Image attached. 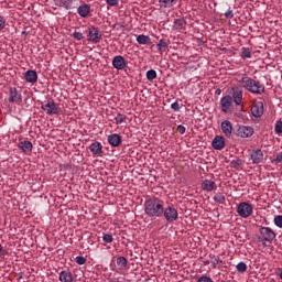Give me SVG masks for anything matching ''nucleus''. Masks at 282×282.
I'll use <instances>...</instances> for the list:
<instances>
[{"instance_id": "1", "label": "nucleus", "mask_w": 282, "mask_h": 282, "mask_svg": "<svg viewBox=\"0 0 282 282\" xmlns=\"http://www.w3.org/2000/svg\"><path fill=\"white\" fill-rule=\"evenodd\" d=\"M166 202L162 197H151L144 202V213L152 219L162 217Z\"/></svg>"}, {"instance_id": "2", "label": "nucleus", "mask_w": 282, "mask_h": 282, "mask_svg": "<svg viewBox=\"0 0 282 282\" xmlns=\"http://www.w3.org/2000/svg\"><path fill=\"white\" fill-rule=\"evenodd\" d=\"M237 80L243 87V89L249 91V94H253V96H261L265 94V85H263L260 80L248 77L247 75L238 78Z\"/></svg>"}, {"instance_id": "3", "label": "nucleus", "mask_w": 282, "mask_h": 282, "mask_svg": "<svg viewBox=\"0 0 282 282\" xmlns=\"http://www.w3.org/2000/svg\"><path fill=\"white\" fill-rule=\"evenodd\" d=\"M162 217H164L167 224H174L180 219V213L177 212V207L173 204H166L163 206Z\"/></svg>"}, {"instance_id": "4", "label": "nucleus", "mask_w": 282, "mask_h": 282, "mask_svg": "<svg viewBox=\"0 0 282 282\" xmlns=\"http://www.w3.org/2000/svg\"><path fill=\"white\" fill-rule=\"evenodd\" d=\"M236 212L242 219H248V217H251L252 213H254V207L248 202H241L237 205Z\"/></svg>"}, {"instance_id": "5", "label": "nucleus", "mask_w": 282, "mask_h": 282, "mask_svg": "<svg viewBox=\"0 0 282 282\" xmlns=\"http://www.w3.org/2000/svg\"><path fill=\"white\" fill-rule=\"evenodd\" d=\"M261 237H259V241H268L269 243H272L274 239H276V234L272 228L270 227H260L259 230Z\"/></svg>"}, {"instance_id": "6", "label": "nucleus", "mask_w": 282, "mask_h": 282, "mask_svg": "<svg viewBox=\"0 0 282 282\" xmlns=\"http://www.w3.org/2000/svg\"><path fill=\"white\" fill-rule=\"evenodd\" d=\"M87 41L90 43H100L102 41V33H100V30L96 26H90L87 30Z\"/></svg>"}, {"instance_id": "7", "label": "nucleus", "mask_w": 282, "mask_h": 282, "mask_svg": "<svg viewBox=\"0 0 282 282\" xmlns=\"http://www.w3.org/2000/svg\"><path fill=\"white\" fill-rule=\"evenodd\" d=\"M41 109L47 113V116L58 115V105L53 99H48L46 102H42Z\"/></svg>"}, {"instance_id": "8", "label": "nucleus", "mask_w": 282, "mask_h": 282, "mask_svg": "<svg viewBox=\"0 0 282 282\" xmlns=\"http://www.w3.org/2000/svg\"><path fill=\"white\" fill-rule=\"evenodd\" d=\"M236 135H238V138H252L254 135V128L250 127V126H239L237 131H236Z\"/></svg>"}, {"instance_id": "9", "label": "nucleus", "mask_w": 282, "mask_h": 282, "mask_svg": "<svg viewBox=\"0 0 282 282\" xmlns=\"http://www.w3.org/2000/svg\"><path fill=\"white\" fill-rule=\"evenodd\" d=\"M112 67L118 70H122L127 67V59L122 55H117L112 58Z\"/></svg>"}, {"instance_id": "10", "label": "nucleus", "mask_w": 282, "mask_h": 282, "mask_svg": "<svg viewBox=\"0 0 282 282\" xmlns=\"http://www.w3.org/2000/svg\"><path fill=\"white\" fill-rule=\"evenodd\" d=\"M212 147L216 151H223L226 148V139L221 135H216L212 141Z\"/></svg>"}, {"instance_id": "11", "label": "nucleus", "mask_w": 282, "mask_h": 282, "mask_svg": "<svg viewBox=\"0 0 282 282\" xmlns=\"http://www.w3.org/2000/svg\"><path fill=\"white\" fill-rule=\"evenodd\" d=\"M23 97L21 95V91L17 90V88H11L9 95V102H15V105H21Z\"/></svg>"}, {"instance_id": "12", "label": "nucleus", "mask_w": 282, "mask_h": 282, "mask_svg": "<svg viewBox=\"0 0 282 282\" xmlns=\"http://www.w3.org/2000/svg\"><path fill=\"white\" fill-rule=\"evenodd\" d=\"M251 113L254 118L263 116V101H254L251 106Z\"/></svg>"}, {"instance_id": "13", "label": "nucleus", "mask_w": 282, "mask_h": 282, "mask_svg": "<svg viewBox=\"0 0 282 282\" xmlns=\"http://www.w3.org/2000/svg\"><path fill=\"white\" fill-rule=\"evenodd\" d=\"M220 107L223 113H228L232 107V98L230 96H225L220 99Z\"/></svg>"}, {"instance_id": "14", "label": "nucleus", "mask_w": 282, "mask_h": 282, "mask_svg": "<svg viewBox=\"0 0 282 282\" xmlns=\"http://www.w3.org/2000/svg\"><path fill=\"white\" fill-rule=\"evenodd\" d=\"M90 13H91V6L90 4L82 3L77 8V14H79V17H82V19H87V17H89Z\"/></svg>"}, {"instance_id": "15", "label": "nucleus", "mask_w": 282, "mask_h": 282, "mask_svg": "<svg viewBox=\"0 0 282 282\" xmlns=\"http://www.w3.org/2000/svg\"><path fill=\"white\" fill-rule=\"evenodd\" d=\"M250 160L253 164L263 163V151L261 149L253 150L250 154Z\"/></svg>"}, {"instance_id": "16", "label": "nucleus", "mask_w": 282, "mask_h": 282, "mask_svg": "<svg viewBox=\"0 0 282 282\" xmlns=\"http://www.w3.org/2000/svg\"><path fill=\"white\" fill-rule=\"evenodd\" d=\"M232 98H234V102L236 105H241L242 100H243V89H241L240 87H234L232 88Z\"/></svg>"}, {"instance_id": "17", "label": "nucleus", "mask_w": 282, "mask_h": 282, "mask_svg": "<svg viewBox=\"0 0 282 282\" xmlns=\"http://www.w3.org/2000/svg\"><path fill=\"white\" fill-rule=\"evenodd\" d=\"M220 129L226 138H230L232 135V122H230L229 120L223 121L220 124Z\"/></svg>"}, {"instance_id": "18", "label": "nucleus", "mask_w": 282, "mask_h": 282, "mask_svg": "<svg viewBox=\"0 0 282 282\" xmlns=\"http://www.w3.org/2000/svg\"><path fill=\"white\" fill-rule=\"evenodd\" d=\"M108 143L113 148L120 147L122 144V137L118 133H112L108 135Z\"/></svg>"}, {"instance_id": "19", "label": "nucleus", "mask_w": 282, "mask_h": 282, "mask_svg": "<svg viewBox=\"0 0 282 282\" xmlns=\"http://www.w3.org/2000/svg\"><path fill=\"white\" fill-rule=\"evenodd\" d=\"M24 78H25L26 83H31L32 85H34V83H36V80H39V74L34 69H30V70L25 72Z\"/></svg>"}, {"instance_id": "20", "label": "nucleus", "mask_w": 282, "mask_h": 282, "mask_svg": "<svg viewBox=\"0 0 282 282\" xmlns=\"http://www.w3.org/2000/svg\"><path fill=\"white\" fill-rule=\"evenodd\" d=\"M202 189L206 191V193H210L213 191H217V184H215V181L205 180L202 183Z\"/></svg>"}, {"instance_id": "21", "label": "nucleus", "mask_w": 282, "mask_h": 282, "mask_svg": "<svg viewBox=\"0 0 282 282\" xmlns=\"http://www.w3.org/2000/svg\"><path fill=\"white\" fill-rule=\"evenodd\" d=\"M58 279L61 282H74V274L69 270H63L59 272Z\"/></svg>"}, {"instance_id": "22", "label": "nucleus", "mask_w": 282, "mask_h": 282, "mask_svg": "<svg viewBox=\"0 0 282 282\" xmlns=\"http://www.w3.org/2000/svg\"><path fill=\"white\" fill-rule=\"evenodd\" d=\"M18 148L20 149V151H22V153H32V149L34 147L30 141H20Z\"/></svg>"}, {"instance_id": "23", "label": "nucleus", "mask_w": 282, "mask_h": 282, "mask_svg": "<svg viewBox=\"0 0 282 282\" xmlns=\"http://www.w3.org/2000/svg\"><path fill=\"white\" fill-rule=\"evenodd\" d=\"M89 151L93 155H102V143L96 141L89 145Z\"/></svg>"}, {"instance_id": "24", "label": "nucleus", "mask_w": 282, "mask_h": 282, "mask_svg": "<svg viewBox=\"0 0 282 282\" xmlns=\"http://www.w3.org/2000/svg\"><path fill=\"white\" fill-rule=\"evenodd\" d=\"M55 6L58 8H64L65 10H72V3L76 0H53Z\"/></svg>"}, {"instance_id": "25", "label": "nucleus", "mask_w": 282, "mask_h": 282, "mask_svg": "<svg viewBox=\"0 0 282 282\" xmlns=\"http://www.w3.org/2000/svg\"><path fill=\"white\" fill-rule=\"evenodd\" d=\"M160 8H165L167 10H173L177 6V0H159Z\"/></svg>"}, {"instance_id": "26", "label": "nucleus", "mask_w": 282, "mask_h": 282, "mask_svg": "<svg viewBox=\"0 0 282 282\" xmlns=\"http://www.w3.org/2000/svg\"><path fill=\"white\" fill-rule=\"evenodd\" d=\"M156 47L161 54H164V52H166V47H169V40H160L159 43L156 44Z\"/></svg>"}, {"instance_id": "27", "label": "nucleus", "mask_w": 282, "mask_h": 282, "mask_svg": "<svg viewBox=\"0 0 282 282\" xmlns=\"http://www.w3.org/2000/svg\"><path fill=\"white\" fill-rule=\"evenodd\" d=\"M139 45H151V37L149 35L141 34L137 37Z\"/></svg>"}, {"instance_id": "28", "label": "nucleus", "mask_w": 282, "mask_h": 282, "mask_svg": "<svg viewBox=\"0 0 282 282\" xmlns=\"http://www.w3.org/2000/svg\"><path fill=\"white\" fill-rule=\"evenodd\" d=\"M174 28L176 30H184V28H186V20L185 19H176L174 21Z\"/></svg>"}, {"instance_id": "29", "label": "nucleus", "mask_w": 282, "mask_h": 282, "mask_svg": "<svg viewBox=\"0 0 282 282\" xmlns=\"http://www.w3.org/2000/svg\"><path fill=\"white\" fill-rule=\"evenodd\" d=\"M145 77L148 80L153 82L158 78V72H155V69H150L145 73Z\"/></svg>"}, {"instance_id": "30", "label": "nucleus", "mask_w": 282, "mask_h": 282, "mask_svg": "<svg viewBox=\"0 0 282 282\" xmlns=\"http://www.w3.org/2000/svg\"><path fill=\"white\" fill-rule=\"evenodd\" d=\"M240 56L241 58H252V51L248 47H242Z\"/></svg>"}, {"instance_id": "31", "label": "nucleus", "mask_w": 282, "mask_h": 282, "mask_svg": "<svg viewBox=\"0 0 282 282\" xmlns=\"http://www.w3.org/2000/svg\"><path fill=\"white\" fill-rule=\"evenodd\" d=\"M214 202L217 204H226V196L221 193H216L214 196Z\"/></svg>"}, {"instance_id": "32", "label": "nucleus", "mask_w": 282, "mask_h": 282, "mask_svg": "<svg viewBox=\"0 0 282 282\" xmlns=\"http://www.w3.org/2000/svg\"><path fill=\"white\" fill-rule=\"evenodd\" d=\"M127 263H128L127 258H124V257H118V258H117V265H118L121 270H123V268H127Z\"/></svg>"}, {"instance_id": "33", "label": "nucleus", "mask_w": 282, "mask_h": 282, "mask_svg": "<svg viewBox=\"0 0 282 282\" xmlns=\"http://www.w3.org/2000/svg\"><path fill=\"white\" fill-rule=\"evenodd\" d=\"M236 270H237V272H240L241 274H243V272H246L248 270V264H246L245 262H239L236 265Z\"/></svg>"}, {"instance_id": "34", "label": "nucleus", "mask_w": 282, "mask_h": 282, "mask_svg": "<svg viewBox=\"0 0 282 282\" xmlns=\"http://www.w3.org/2000/svg\"><path fill=\"white\" fill-rule=\"evenodd\" d=\"M115 120H116V124H122V122L127 120V116L122 113H118Z\"/></svg>"}, {"instance_id": "35", "label": "nucleus", "mask_w": 282, "mask_h": 282, "mask_svg": "<svg viewBox=\"0 0 282 282\" xmlns=\"http://www.w3.org/2000/svg\"><path fill=\"white\" fill-rule=\"evenodd\" d=\"M75 261L78 265H85L87 263V259L83 256H77Z\"/></svg>"}, {"instance_id": "36", "label": "nucleus", "mask_w": 282, "mask_h": 282, "mask_svg": "<svg viewBox=\"0 0 282 282\" xmlns=\"http://www.w3.org/2000/svg\"><path fill=\"white\" fill-rule=\"evenodd\" d=\"M274 131H275V133H278V135H281V133H282V121L281 120L275 122Z\"/></svg>"}, {"instance_id": "37", "label": "nucleus", "mask_w": 282, "mask_h": 282, "mask_svg": "<svg viewBox=\"0 0 282 282\" xmlns=\"http://www.w3.org/2000/svg\"><path fill=\"white\" fill-rule=\"evenodd\" d=\"M102 241H105V243H111L113 241V236L111 234H106L102 237Z\"/></svg>"}, {"instance_id": "38", "label": "nucleus", "mask_w": 282, "mask_h": 282, "mask_svg": "<svg viewBox=\"0 0 282 282\" xmlns=\"http://www.w3.org/2000/svg\"><path fill=\"white\" fill-rule=\"evenodd\" d=\"M274 225L278 228H282V216L281 215L274 217Z\"/></svg>"}, {"instance_id": "39", "label": "nucleus", "mask_w": 282, "mask_h": 282, "mask_svg": "<svg viewBox=\"0 0 282 282\" xmlns=\"http://www.w3.org/2000/svg\"><path fill=\"white\" fill-rule=\"evenodd\" d=\"M107 6H110L111 8H116L120 3V0H105Z\"/></svg>"}, {"instance_id": "40", "label": "nucleus", "mask_w": 282, "mask_h": 282, "mask_svg": "<svg viewBox=\"0 0 282 282\" xmlns=\"http://www.w3.org/2000/svg\"><path fill=\"white\" fill-rule=\"evenodd\" d=\"M73 39H75L76 41H83V39H85V36H83L82 32H74Z\"/></svg>"}, {"instance_id": "41", "label": "nucleus", "mask_w": 282, "mask_h": 282, "mask_svg": "<svg viewBox=\"0 0 282 282\" xmlns=\"http://www.w3.org/2000/svg\"><path fill=\"white\" fill-rule=\"evenodd\" d=\"M197 282H215V281H213L208 275H202L200 278H198Z\"/></svg>"}, {"instance_id": "42", "label": "nucleus", "mask_w": 282, "mask_h": 282, "mask_svg": "<svg viewBox=\"0 0 282 282\" xmlns=\"http://www.w3.org/2000/svg\"><path fill=\"white\" fill-rule=\"evenodd\" d=\"M176 131L181 133V135H184V133H186V127L180 124L177 126Z\"/></svg>"}, {"instance_id": "43", "label": "nucleus", "mask_w": 282, "mask_h": 282, "mask_svg": "<svg viewBox=\"0 0 282 282\" xmlns=\"http://www.w3.org/2000/svg\"><path fill=\"white\" fill-rule=\"evenodd\" d=\"M272 162H274L275 164H281V162H282V152L278 153L276 158L273 159Z\"/></svg>"}, {"instance_id": "44", "label": "nucleus", "mask_w": 282, "mask_h": 282, "mask_svg": "<svg viewBox=\"0 0 282 282\" xmlns=\"http://www.w3.org/2000/svg\"><path fill=\"white\" fill-rule=\"evenodd\" d=\"M171 109L173 111H180L181 107H180V102L175 101L171 105Z\"/></svg>"}, {"instance_id": "45", "label": "nucleus", "mask_w": 282, "mask_h": 282, "mask_svg": "<svg viewBox=\"0 0 282 282\" xmlns=\"http://www.w3.org/2000/svg\"><path fill=\"white\" fill-rule=\"evenodd\" d=\"M6 30V18L0 15V31Z\"/></svg>"}, {"instance_id": "46", "label": "nucleus", "mask_w": 282, "mask_h": 282, "mask_svg": "<svg viewBox=\"0 0 282 282\" xmlns=\"http://www.w3.org/2000/svg\"><path fill=\"white\" fill-rule=\"evenodd\" d=\"M225 17L226 19H232L235 17V13H232V10H228L226 13H225Z\"/></svg>"}, {"instance_id": "47", "label": "nucleus", "mask_w": 282, "mask_h": 282, "mask_svg": "<svg viewBox=\"0 0 282 282\" xmlns=\"http://www.w3.org/2000/svg\"><path fill=\"white\" fill-rule=\"evenodd\" d=\"M232 164H234V169H239L242 164L241 160H236V161H232Z\"/></svg>"}, {"instance_id": "48", "label": "nucleus", "mask_w": 282, "mask_h": 282, "mask_svg": "<svg viewBox=\"0 0 282 282\" xmlns=\"http://www.w3.org/2000/svg\"><path fill=\"white\" fill-rule=\"evenodd\" d=\"M0 253L6 254V250H3V247L0 245Z\"/></svg>"}, {"instance_id": "49", "label": "nucleus", "mask_w": 282, "mask_h": 282, "mask_svg": "<svg viewBox=\"0 0 282 282\" xmlns=\"http://www.w3.org/2000/svg\"><path fill=\"white\" fill-rule=\"evenodd\" d=\"M216 94H221V90L217 89V90H216Z\"/></svg>"}, {"instance_id": "50", "label": "nucleus", "mask_w": 282, "mask_h": 282, "mask_svg": "<svg viewBox=\"0 0 282 282\" xmlns=\"http://www.w3.org/2000/svg\"><path fill=\"white\" fill-rule=\"evenodd\" d=\"M217 263H221V260L217 259Z\"/></svg>"}]
</instances>
